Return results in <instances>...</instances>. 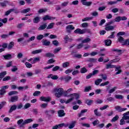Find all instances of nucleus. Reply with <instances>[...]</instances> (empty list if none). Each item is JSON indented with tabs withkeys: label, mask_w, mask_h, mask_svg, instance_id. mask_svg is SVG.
<instances>
[{
	"label": "nucleus",
	"mask_w": 129,
	"mask_h": 129,
	"mask_svg": "<svg viewBox=\"0 0 129 129\" xmlns=\"http://www.w3.org/2000/svg\"><path fill=\"white\" fill-rule=\"evenodd\" d=\"M123 116L122 117V119L120 120V125H123V124H125V121L126 123H129V111L124 113L122 114Z\"/></svg>",
	"instance_id": "obj_1"
},
{
	"label": "nucleus",
	"mask_w": 129,
	"mask_h": 129,
	"mask_svg": "<svg viewBox=\"0 0 129 129\" xmlns=\"http://www.w3.org/2000/svg\"><path fill=\"white\" fill-rule=\"evenodd\" d=\"M34 120L32 118L25 119L24 121V119H21L17 121V124L19 125L20 127H24V125L28 124V123H31Z\"/></svg>",
	"instance_id": "obj_2"
},
{
	"label": "nucleus",
	"mask_w": 129,
	"mask_h": 129,
	"mask_svg": "<svg viewBox=\"0 0 129 129\" xmlns=\"http://www.w3.org/2000/svg\"><path fill=\"white\" fill-rule=\"evenodd\" d=\"M111 68H115V71H117V72H116L115 75L120 74V73H121L122 72L121 70H120V66L116 67V66L111 65V64L110 63L106 65V69H110Z\"/></svg>",
	"instance_id": "obj_3"
},
{
	"label": "nucleus",
	"mask_w": 129,
	"mask_h": 129,
	"mask_svg": "<svg viewBox=\"0 0 129 129\" xmlns=\"http://www.w3.org/2000/svg\"><path fill=\"white\" fill-rule=\"evenodd\" d=\"M54 92H55V96L57 97V98H59L63 95V92H64V90L63 88H56L53 89Z\"/></svg>",
	"instance_id": "obj_4"
},
{
	"label": "nucleus",
	"mask_w": 129,
	"mask_h": 129,
	"mask_svg": "<svg viewBox=\"0 0 129 129\" xmlns=\"http://www.w3.org/2000/svg\"><path fill=\"white\" fill-rule=\"evenodd\" d=\"M55 112H56V111H55V110L53 109L46 110L44 111L45 114H46V115H47V116H48V117H51V116H52V115L54 114Z\"/></svg>",
	"instance_id": "obj_5"
},
{
	"label": "nucleus",
	"mask_w": 129,
	"mask_h": 129,
	"mask_svg": "<svg viewBox=\"0 0 129 129\" xmlns=\"http://www.w3.org/2000/svg\"><path fill=\"white\" fill-rule=\"evenodd\" d=\"M75 29V27H74L73 25H69L66 27V32L67 33H68V34H71L72 30H74Z\"/></svg>",
	"instance_id": "obj_6"
},
{
	"label": "nucleus",
	"mask_w": 129,
	"mask_h": 129,
	"mask_svg": "<svg viewBox=\"0 0 129 129\" xmlns=\"http://www.w3.org/2000/svg\"><path fill=\"white\" fill-rule=\"evenodd\" d=\"M9 86H4L1 87V89L0 90V95H4L7 92L6 89H8L9 88Z\"/></svg>",
	"instance_id": "obj_7"
},
{
	"label": "nucleus",
	"mask_w": 129,
	"mask_h": 129,
	"mask_svg": "<svg viewBox=\"0 0 129 129\" xmlns=\"http://www.w3.org/2000/svg\"><path fill=\"white\" fill-rule=\"evenodd\" d=\"M114 108L118 112H122V111H124L127 109L126 108H122L120 106H116L114 107Z\"/></svg>",
	"instance_id": "obj_8"
},
{
	"label": "nucleus",
	"mask_w": 129,
	"mask_h": 129,
	"mask_svg": "<svg viewBox=\"0 0 129 129\" xmlns=\"http://www.w3.org/2000/svg\"><path fill=\"white\" fill-rule=\"evenodd\" d=\"M87 0H81V3H82L83 6H86V7H90L92 5V2H87Z\"/></svg>",
	"instance_id": "obj_9"
},
{
	"label": "nucleus",
	"mask_w": 129,
	"mask_h": 129,
	"mask_svg": "<svg viewBox=\"0 0 129 129\" xmlns=\"http://www.w3.org/2000/svg\"><path fill=\"white\" fill-rule=\"evenodd\" d=\"M40 100L41 101H45V102H49L51 100V98L50 97H44L42 96L40 98Z\"/></svg>",
	"instance_id": "obj_10"
},
{
	"label": "nucleus",
	"mask_w": 129,
	"mask_h": 129,
	"mask_svg": "<svg viewBox=\"0 0 129 129\" xmlns=\"http://www.w3.org/2000/svg\"><path fill=\"white\" fill-rule=\"evenodd\" d=\"M118 41L119 43H120V44H122V46H125V40H124V39L123 37L121 36H119L118 37Z\"/></svg>",
	"instance_id": "obj_11"
},
{
	"label": "nucleus",
	"mask_w": 129,
	"mask_h": 129,
	"mask_svg": "<svg viewBox=\"0 0 129 129\" xmlns=\"http://www.w3.org/2000/svg\"><path fill=\"white\" fill-rule=\"evenodd\" d=\"M19 100V96H14L11 97V99L9 100V102H16Z\"/></svg>",
	"instance_id": "obj_12"
},
{
	"label": "nucleus",
	"mask_w": 129,
	"mask_h": 129,
	"mask_svg": "<svg viewBox=\"0 0 129 129\" xmlns=\"http://www.w3.org/2000/svg\"><path fill=\"white\" fill-rule=\"evenodd\" d=\"M105 30L106 31H112V30H113V29H114V27L111 26V25H108L106 23V25H105Z\"/></svg>",
	"instance_id": "obj_13"
},
{
	"label": "nucleus",
	"mask_w": 129,
	"mask_h": 129,
	"mask_svg": "<svg viewBox=\"0 0 129 129\" xmlns=\"http://www.w3.org/2000/svg\"><path fill=\"white\" fill-rule=\"evenodd\" d=\"M41 42L43 46H50V44H51V42L47 39H42Z\"/></svg>",
	"instance_id": "obj_14"
},
{
	"label": "nucleus",
	"mask_w": 129,
	"mask_h": 129,
	"mask_svg": "<svg viewBox=\"0 0 129 129\" xmlns=\"http://www.w3.org/2000/svg\"><path fill=\"white\" fill-rule=\"evenodd\" d=\"M57 113L59 117H62L63 116H65V115L66 114V113L64 112L63 110H58L57 112Z\"/></svg>",
	"instance_id": "obj_15"
},
{
	"label": "nucleus",
	"mask_w": 129,
	"mask_h": 129,
	"mask_svg": "<svg viewBox=\"0 0 129 129\" xmlns=\"http://www.w3.org/2000/svg\"><path fill=\"white\" fill-rule=\"evenodd\" d=\"M47 28V23H44L43 24L40 25L39 27L38 28V31H43V30H45Z\"/></svg>",
	"instance_id": "obj_16"
},
{
	"label": "nucleus",
	"mask_w": 129,
	"mask_h": 129,
	"mask_svg": "<svg viewBox=\"0 0 129 129\" xmlns=\"http://www.w3.org/2000/svg\"><path fill=\"white\" fill-rule=\"evenodd\" d=\"M55 19H56V18L49 16V15H46L42 18L43 21H47V20H55Z\"/></svg>",
	"instance_id": "obj_17"
},
{
	"label": "nucleus",
	"mask_w": 129,
	"mask_h": 129,
	"mask_svg": "<svg viewBox=\"0 0 129 129\" xmlns=\"http://www.w3.org/2000/svg\"><path fill=\"white\" fill-rule=\"evenodd\" d=\"M75 34H79L80 35H82L83 34V29L81 30L80 28H78L74 31Z\"/></svg>",
	"instance_id": "obj_18"
},
{
	"label": "nucleus",
	"mask_w": 129,
	"mask_h": 129,
	"mask_svg": "<svg viewBox=\"0 0 129 129\" xmlns=\"http://www.w3.org/2000/svg\"><path fill=\"white\" fill-rule=\"evenodd\" d=\"M94 113L95 115H96V116H101V115H102V114L101 113V112L98 111V108L94 110Z\"/></svg>",
	"instance_id": "obj_19"
},
{
	"label": "nucleus",
	"mask_w": 129,
	"mask_h": 129,
	"mask_svg": "<svg viewBox=\"0 0 129 129\" xmlns=\"http://www.w3.org/2000/svg\"><path fill=\"white\" fill-rule=\"evenodd\" d=\"M3 57L5 59V60H11V59L13 58V57L12 56V54H11L4 55Z\"/></svg>",
	"instance_id": "obj_20"
},
{
	"label": "nucleus",
	"mask_w": 129,
	"mask_h": 129,
	"mask_svg": "<svg viewBox=\"0 0 129 129\" xmlns=\"http://www.w3.org/2000/svg\"><path fill=\"white\" fill-rule=\"evenodd\" d=\"M16 109H17V105H13L10 107L9 113H12V112H13V111H14V110H16Z\"/></svg>",
	"instance_id": "obj_21"
},
{
	"label": "nucleus",
	"mask_w": 129,
	"mask_h": 129,
	"mask_svg": "<svg viewBox=\"0 0 129 129\" xmlns=\"http://www.w3.org/2000/svg\"><path fill=\"white\" fill-rule=\"evenodd\" d=\"M70 66V62L69 61L64 62L62 64V68H68V67H69Z\"/></svg>",
	"instance_id": "obj_22"
},
{
	"label": "nucleus",
	"mask_w": 129,
	"mask_h": 129,
	"mask_svg": "<svg viewBox=\"0 0 129 129\" xmlns=\"http://www.w3.org/2000/svg\"><path fill=\"white\" fill-rule=\"evenodd\" d=\"M97 61V58H89L87 59L88 62H90L91 63H96Z\"/></svg>",
	"instance_id": "obj_23"
},
{
	"label": "nucleus",
	"mask_w": 129,
	"mask_h": 129,
	"mask_svg": "<svg viewBox=\"0 0 129 129\" xmlns=\"http://www.w3.org/2000/svg\"><path fill=\"white\" fill-rule=\"evenodd\" d=\"M15 46V43L13 41H11L8 46V50H12L13 49V47Z\"/></svg>",
	"instance_id": "obj_24"
},
{
	"label": "nucleus",
	"mask_w": 129,
	"mask_h": 129,
	"mask_svg": "<svg viewBox=\"0 0 129 129\" xmlns=\"http://www.w3.org/2000/svg\"><path fill=\"white\" fill-rule=\"evenodd\" d=\"M88 111V109H83L81 111V112L78 114L79 117H81L82 115H83V113H85V112H87Z\"/></svg>",
	"instance_id": "obj_25"
},
{
	"label": "nucleus",
	"mask_w": 129,
	"mask_h": 129,
	"mask_svg": "<svg viewBox=\"0 0 129 129\" xmlns=\"http://www.w3.org/2000/svg\"><path fill=\"white\" fill-rule=\"evenodd\" d=\"M71 79H72V77L69 76H67L64 77V81H65V82H67V83H68V82H69V81H70Z\"/></svg>",
	"instance_id": "obj_26"
},
{
	"label": "nucleus",
	"mask_w": 129,
	"mask_h": 129,
	"mask_svg": "<svg viewBox=\"0 0 129 129\" xmlns=\"http://www.w3.org/2000/svg\"><path fill=\"white\" fill-rule=\"evenodd\" d=\"M104 42H105V46H110V45H111L112 41H111V40L110 39L105 40Z\"/></svg>",
	"instance_id": "obj_27"
},
{
	"label": "nucleus",
	"mask_w": 129,
	"mask_h": 129,
	"mask_svg": "<svg viewBox=\"0 0 129 129\" xmlns=\"http://www.w3.org/2000/svg\"><path fill=\"white\" fill-rule=\"evenodd\" d=\"M120 60V58L119 57H117L115 59L111 60L109 62L110 63H116V62H119Z\"/></svg>",
	"instance_id": "obj_28"
},
{
	"label": "nucleus",
	"mask_w": 129,
	"mask_h": 129,
	"mask_svg": "<svg viewBox=\"0 0 129 129\" xmlns=\"http://www.w3.org/2000/svg\"><path fill=\"white\" fill-rule=\"evenodd\" d=\"M41 52H43V49H42L33 51H32L31 53L33 54H39V53H41Z\"/></svg>",
	"instance_id": "obj_29"
},
{
	"label": "nucleus",
	"mask_w": 129,
	"mask_h": 129,
	"mask_svg": "<svg viewBox=\"0 0 129 129\" xmlns=\"http://www.w3.org/2000/svg\"><path fill=\"white\" fill-rule=\"evenodd\" d=\"M85 33H88L90 35H91V31H90V29H88L87 28L83 29V34H85Z\"/></svg>",
	"instance_id": "obj_30"
},
{
	"label": "nucleus",
	"mask_w": 129,
	"mask_h": 129,
	"mask_svg": "<svg viewBox=\"0 0 129 129\" xmlns=\"http://www.w3.org/2000/svg\"><path fill=\"white\" fill-rule=\"evenodd\" d=\"M87 71H88V70H87V69L85 67H83V68H81V70H80V72L82 74L86 73V72H87Z\"/></svg>",
	"instance_id": "obj_31"
},
{
	"label": "nucleus",
	"mask_w": 129,
	"mask_h": 129,
	"mask_svg": "<svg viewBox=\"0 0 129 129\" xmlns=\"http://www.w3.org/2000/svg\"><path fill=\"white\" fill-rule=\"evenodd\" d=\"M46 57H49V58H53L55 55L53 53H51L50 52L46 53L45 54Z\"/></svg>",
	"instance_id": "obj_32"
},
{
	"label": "nucleus",
	"mask_w": 129,
	"mask_h": 129,
	"mask_svg": "<svg viewBox=\"0 0 129 129\" xmlns=\"http://www.w3.org/2000/svg\"><path fill=\"white\" fill-rule=\"evenodd\" d=\"M76 123V121H73L71 124L69 126V128L72 129L74 126H75V124Z\"/></svg>",
	"instance_id": "obj_33"
},
{
	"label": "nucleus",
	"mask_w": 129,
	"mask_h": 129,
	"mask_svg": "<svg viewBox=\"0 0 129 129\" xmlns=\"http://www.w3.org/2000/svg\"><path fill=\"white\" fill-rule=\"evenodd\" d=\"M40 22V17H36L33 19V23L34 24H38Z\"/></svg>",
	"instance_id": "obj_34"
},
{
	"label": "nucleus",
	"mask_w": 129,
	"mask_h": 129,
	"mask_svg": "<svg viewBox=\"0 0 129 129\" xmlns=\"http://www.w3.org/2000/svg\"><path fill=\"white\" fill-rule=\"evenodd\" d=\"M92 19H93V17H87L82 19V22H86L89 21V20H92Z\"/></svg>",
	"instance_id": "obj_35"
},
{
	"label": "nucleus",
	"mask_w": 129,
	"mask_h": 129,
	"mask_svg": "<svg viewBox=\"0 0 129 129\" xmlns=\"http://www.w3.org/2000/svg\"><path fill=\"white\" fill-rule=\"evenodd\" d=\"M54 23H51L49 24L48 26L46 27L47 30H50V29H53L54 27Z\"/></svg>",
	"instance_id": "obj_36"
},
{
	"label": "nucleus",
	"mask_w": 129,
	"mask_h": 129,
	"mask_svg": "<svg viewBox=\"0 0 129 129\" xmlns=\"http://www.w3.org/2000/svg\"><path fill=\"white\" fill-rule=\"evenodd\" d=\"M102 79H98L95 81V85H99L100 84V83L102 82Z\"/></svg>",
	"instance_id": "obj_37"
},
{
	"label": "nucleus",
	"mask_w": 129,
	"mask_h": 129,
	"mask_svg": "<svg viewBox=\"0 0 129 129\" xmlns=\"http://www.w3.org/2000/svg\"><path fill=\"white\" fill-rule=\"evenodd\" d=\"M119 118V116L116 115L111 119V121L112 122H114L115 121H116V120H117Z\"/></svg>",
	"instance_id": "obj_38"
},
{
	"label": "nucleus",
	"mask_w": 129,
	"mask_h": 129,
	"mask_svg": "<svg viewBox=\"0 0 129 129\" xmlns=\"http://www.w3.org/2000/svg\"><path fill=\"white\" fill-rule=\"evenodd\" d=\"M31 11V9L30 8H27L26 9H24L22 11H21V13L22 14H26V13H29Z\"/></svg>",
	"instance_id": "obj_39"
},
{
	"label": "nucleus",
	"mask_w": 129,
	"mask_h": 129,
	"mask_svg": "<svg viewBox=\"0 0 129 129\" xmlns=\"http://www.w3.org/2000/svg\"><path fill=\"white\" fill-rule=\"evenodd\" d=\"M85 103L87 104V105H91L92 103H93V100H86Z\"/></svg>",
	"instance_id": "obj_40"
},
{
	"label": "nucleus",
	"mask_w": 129,
	"mask_h": 129,
	"mask_svg": "<svg viewBox=\"0 0 129 129\" xmlns=\"http://www.w3.org/2000/svg\"><path fill=\"white\" fill-rule=\"evenodd\" d=\"M15 94H18V92L12 91L8 93V95H9V96H12V95H14Z\"/></svg>",
	"instance_id": "obj_41"
},
{
	"label": "nucleus",
	"mask_w": 129,
	"mask_h": 129,
	"mask_svg": "<svg viewBox=\"0 0 129 129\" xmlns=\"http://www.w3.org/2000/svg\"><path fill=\"white\" fill-rule=\"evenodd\" d=\"M115 98L116 99H123V96L122 95H116L115 96Z\"/></svg>",
	"instance_id": "obj_42"
},
{
	"label": "nucleus",
	"mask_w": 129,
	"mask_h": 129,
	"mask_svg": "<svg viewBox=\"0 0 129 129\" xmlns=\"http://www.w3.org/2000/svg\"><path fill=\"white\" fill-rule=\"evenodd\" d=\"M91 41V39L89 38H87L83 40L82 41V43L83 44L84 43H88V42H90Z\"/></svg>",
	"instance_id": "obj_43"
},
{
	"label": "nucleus",
	"mask_w": 129,
	"mask_h": 129,
	"mask_svg": "<svg viewBox=\"0 0 129 129\" xmlns=\"http://www.w3.org/2000/svg\"><path fill=\"white\" fill-rule=\"evenodd\" d=\"M25 26V23H20L17 26L18 29H22L23 27Z\"/></svg>",
	"instance_id": "obj_44"
},
{
	"label": "nucleus",
	"mask_w": 129,
	"mask_h": 129,
	"mask_svg": "<svg viewBox=\"0 0 129 129\" xmlns=\"http://www.w3.org/2000/svg\"><path fill=\"white\" fill-rule=\"evenodd\" d=\"M79 4V1L78 0L73 1L72 3H70V6H72L73 5L74 6H77Z\"/></svg>",
	"instance_id": "obj_45"
},
{
	"label": "nucleus",
	"mask_w": 129,
	"mask_h": 129,
	"mask_svg": "<svg viewBox=\"0 0 129 129\" xmlns=\"http://www.w3.org/2000/svg\"><path fill=\"white\" fill-rule=\"evenodd\" d=\"M91 90V86L86 87L84 89V92H88Z\"/></svg>",
	"instance_id": "obj_46"
},
{
	"label": "nucleus",
	"mask_w": 129,
	"mask_h": 129,
	"mask_svg": "<svg viewBox=\"0 0 129 129\" xmlns=\"http://www.w3.org/2000/svg\"><path fill=\"white\" fill-rule=\"evenodd\" d=\"M41 94V92L39 91H36L33 94V96H39Z\"/></svg>",
	"instance_id": "obj_47"
},
{
	"label": "nucleus",
	"mask_w": 129,
	"mask_h": 129,
	"mask_svg": "<svg viewBox=\"0 0 129 129\" xmlns=\"http://www.w3.org/2000/svg\"><path fill=\"white\" fill-rule=\"evenodd\" d=\"M7 75V72H3L1 73H0V79H2V78H4L5 77V76Z\"/></svg>",
	"instance_id": "obj_48"
},
{
	"label": "nucleus",
	"mask_w": 129,
	"mask_h": 129,
	"mask_svg": "<svg viewBox=\"0 0 129 129\" xmlns=\"http://www.w3.org/2000/svg\"><path fill=\"white\" fill-rule=\"evenodd\" d=\"M61 49H62L61 47H58L57 48H55L53 50L54 54H56L58 53V52H59Z\"/></svg>",
	"instance_id": "obj_49"
},
{
	"label": "nucleus",
	"mask_w": 129,
	"mask_h": 129,
	"mask_svg": "<svg viewBox=\"0 0 129 129\" xmlns=\"http://www.w3.org/2000/svg\"><path fill=\"white\" fill-rule=\"evenodd\" d=\"M8 2L4 1V2L0 3V6L1 7H2V8H4L5 7H7V3Z\"/></svg>",
	"instance_id": "obj_50"
},
{
	"label": "nucleus",
	"mask_w": 129,
	"mask_h": 129,
	"mask_svg": "<svg viewBox=\"0 0 129 129\" xmlns=\"http://www.w3.org/2000/svg\"><path fill=\"white\" fill-rule=\"evenodd\" d=\"M1 38L2 39H7V38H9V34H3L1 35Z\"/></svg>",
	"instance_id": "obj_51"
},
{
	"label": "nucleus",
	"mask_w": 129,
	"mask_h": 129,
	"mask_svg": "<svg viewBox=\"0 0 129 129\" xmlns=\"http://www.w3.org/2000/svg\"><path fill=\"white\" fill-rule=\"evenodd\" d=\"M29 88V87L28 86H26L25 87H19L18 88V90H23V89H28Z\"/></svg>",
	"instance_id": "obj_52"
},
{
	"label": "nucleus",
	"mask_w": 129,
	"mask_h": 129,
	"mask_svg": "<svg viewBox=\"0 0 129 129\" xmlns=\"http://www.w3.org/2000/svg\"><path fill=\"white\" fill-rule=\"evenodd\" d=\"M99 73V71L97 70H95L94 71H93L92 75H93V76H95V75H97V74H98V73Z\"/></svg>",
	"instance_id": "obj_53"
},
{
	"label": "nucleus",
	"mask_w": 129,
	"mask_h": 129,
	"mask_svg": "<svg viewBox=\"0 0 129 129\" xmlns=\"http://www.w3.org/2000/svg\"><path fill=\"white\" fill-rule=\"evenodd\" d=\"M52 44L54 45V46H58L59 45V42L57 40H54L52 41Z\"/></svg>",
	"instance_id": "obj_54"
},
{
	"label": "nucleus",
	"mask_w": 129,
	"mask_h": 129,
	"mask_svg": "<svg viewBox=\"0 0 129 129\" xmlns=\"http://www.w3.org/2000/svg\"><path fill=\"white\" fill-rule=\"evenodd\" d=\"M106 9V6H102L98 8V11L100 12H102V11H104Z\"/></svg>",
	"instance_id": "obj_55"
},
{
	"label": "nucleus",
	"mask_w": 129,
	"mask_h": 129,
	"mask_svg": "<svg viewBox=\"0 0 129 129\" xmlns=\"http://www.w3.org/2000/svg\"><path fill=\"white\" fill-rule=\"evenodd\" d=\"M59 126H60V127H63V126H64V127H67L68 126H69V124H65L64 123H62L60 124Z\"/></svg>",
	"instance_id": "obj_56"
},
{
	"label": "nucleus",
	"mask_w": 129,
	"mask_h": 129,
	"mask_svg": "<svg viewBox=\"0 0 129 129\" xmlns=\"http://www.w3.org/2000/svg\"><path fill=\"white\" fill-rule=\"evenodd\" d=\"M47 106H48V103H43V104L40 105V107H41V108H46V107H47Z\"/></svg>",
	"instance_id": "obj_57"
},
{
	"label": "nucleus",
	"mask_w": 129,
	"mask_h": 129,
	"mask_svg": "<svg viewBox=\"0 0 129 129\" xmlns=\"http://www.w3.org/2000/svg\"><path fill=\"white\" fill-rule=\"evenodd\" d=\"M117 88V87H114L113 88L111 89L109 91V93H113V92H114V91H115V90H116Z\"/></svg>",
	"instance_id": "obj_58"
},
{
	"label": "nucleus",
	"mask_w": 129,
	"mask_h": 129,
	"mask_svg": "<svg viewBox=\"0 0 129 129\" xmlns=\"http://www.w3.org/2000/svg\"><path fill=\"white\" fill-rule=\"evenodd\" d=\"M74 57L75 58H78L79 59H80V58H82V55H81L80 54H76L74 55Z\"/></svg>",
	"instance_id": "obj_59"
},
{
	"label": "nucleus",
	"mask_w": 129,
	"mask_h": 129,
	"mask_svg": "<svg viewBox=\"0 0 129 129\" xmlns=\"http://www.w3.org/2000/svg\"><path fill=\"white\" fill-rule=\"evenodd\" d=\"M82 28H88V24L87 23H84L81 24Z\"/></svg>",
	"instance_id": "obj_60"
},
{
	"label": "nucleus",
	"mask_w": 129,
	"mask_h": 129,
	"mask_svg": "<svg viewBox=\"0 0 129 129\" xmlns=\"http://www.w3.org/2000/svg\"><path fill=\"white\" fill-rule=\"evenodd\" d=\"M121 17H120V16H118V17H116L115 18V19H114V20L115 21V22H120V21H121Z\"/></svg>",
	"instance_id": "obj_61"
},
{
	"label": "nucleus",
	"mask_w": 129,
	"mask_h": 129,
	"mask_svg": "<svg viewBox=\"0 0 129 129\" xmlns=\"http://www.w3.org/2000/svg\"><path fill=\"white\" fill-rule=\"evenodd\" d=\"M44 35H42V34H40L39 35H38L36 37L37 38V40H42V39H43V38H44Z\"/></svg>",
	"instance_id": "obj_62"
},
{
	"label": "nucleus",
	"mask_w": 129,
	"mask_h": 129,
	"mask_svg": "<svg viewBox=\"0 0 129 129\" xmlns=\"http://www.w3.org/2000/svg\"><path fill=\"white\" fill-rule=\"evenodd\" d=\"M25 65L27 68H32V64L30 63L29 62H25Z\"/></svg>",
	"instance_id": "obj_63"
},
{
	"label": "nucleus",
	"mask_w": 129,
	"mask_h": 129,
	"mask_svg": "<svg viewBox=\"0 0 129 129\" xmlns=\"http://www.w3.org/2000/svg\"><path fill=\"white\" fill-rule=\"evenodd\" d=\"M54 58H50L47 61V64H52V63H54Z\"/></svg>",
	"instance_id": "obj_64"
}]
</instances>
